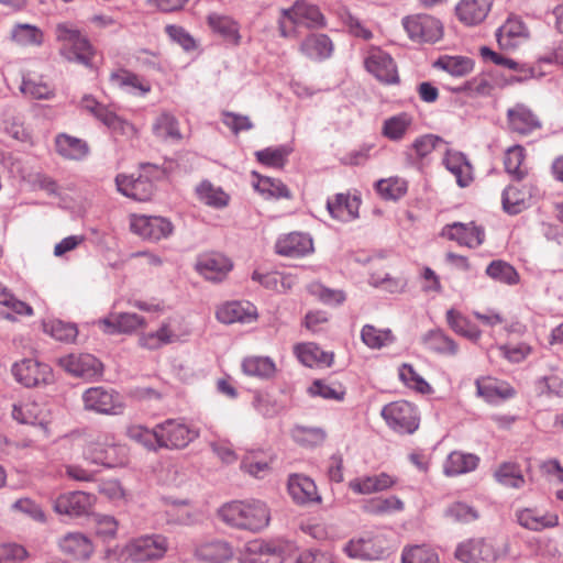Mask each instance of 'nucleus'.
Wrapping results in <instances>:
<instances>
[{
    "instance_id": "nucleus-48",
    "label": "nucleus",
    "mask_w": 563,
    "mask_h": 563,
    "mask_svg": "<svg viewBox=\"0 0 563 563\" xmlns=\"http://www.w3.org/2000/svg\"><path fill=\"white\" fill-rule=\"evenodd\" d=\"M55 145L57 153L68 159H82L89 152L84 140L64 133L56 136Z\"/></svg>"
},
{
    "instance_id": "nucleus-62",
    "label": "nucleus",
    "mask_w": 563,
    "mask_h": 563,
    "mask_svg": "<svg viewBox=\"0 0 563 563\" xmlns=\"http://www.w3.org/2000/svg\"><path fill=\"white\" fill-rule=\"evenodd\" d=\"M43 331L57 341L71 342L76 339L78 331L75 324L57 319L44 320Z\"/></svg>"
},
{
    "instance_id": "nucleus-45",
    "label": "nucleus",
    "mask_w": 563,
    "mask_h": 563,
    "mask_svg": "<svg viewBox=\"0 0 563 563\" xmlns=\"http://www.w3.org/2000/svg\"><path fill=\"white\" fill-rule=\"evenodd\" d=\"M110 80L113 86L128 93L145 96L151 91L148 81L126 70L111 74Z\"/></svg>"
},
{
    "instance_id": "nucleus-24",
    "label": "nucleus",
    "mask_w": 563,
    "mask_h": 563,
    "mask_svg": "<svg viewBox=\"0 0 563 563\" xmlns=\"http://www.w3.org/2000/svg\"><path fill=\"white\" fill-rule=\"evenodd\" d=\"M442 236L455 241L461 246L476 249L484 243L485 231L474 222H453L442 229Z\"/></svg>"
},
{
    "instance_id": "nucleus-31",
    "label": "nucleus",
    "mask_w": 563,
    "mask_h": 563,
    "mask_svg": "<svg viewBox=\"0 0 563 563\" xmlns=\"http://www.w3.org/2000/svg\"><path fill=\"white\" fill-rule=\"evenodd\" d=\"M279 255L301 257L313 251L312 239L306 233L291 232L280 236L275 244Z\"/></svg>"
},
{
    "instance_id": "nucleus-25",
    "label": "nucleus",
    "mask_w": 563,
    "mask_h": 563,
    "mask_svg": "<svg viewBox=\"0 0 563 563\" xmlns=\"http://www.w3.org/2000/svg\"><path fill=\"white\" fill-rule=\"evenodd\" d=\"M538 195L539 190L533 184L510 185L503 192V208L509 214H518L527 209Z\"/></svg>"
},
{
    "instance_id": "nucleus-30",
    "label": "nucleus",
    "mask_w": 563,
    "mask_h": 563,
    "mask_svg": "<svg viewBox=\"0 0 563 563\" xmlns=\"http://www.w3.org/2000/svg\"><path fill=\"white\" fill-rule=\"evenodd\" d=\"M287 487L290 497L298 505L321 503V496L318 493L317 485L308 476L300 474L290 475Z\"/></svg>"
},
{
    "instance_id": "nucleus-44",
    "label": "nucleus",
    "mask_w": 563,
    "mask_h": 563,
    "mask_svg": "<svg viewBox=\"0 0 563 563\" xmlns=\"http://www.w3.org/2000/svg\"><path fill=\"white\" fill-rule=\"evenodd\" d=\"M20 91L34 100H51L55 96V88L42 76L24 75Z\"/></svg>"
},
{
    "instance_id": "nucleus-27",
    "label": "nucleus",
    "mask_w": 563,
    "mask_h": 563,
    "mask_svg": "<svg viewBox=\"0 0 563 563\" xmlns=\"http://www.w3.org/2000/svg\"><path fill=\"white\" fill-rule=\"evenodd\" d=\"M515 518L520 527L536 532L559 526L556 514L540 511L536 508H519L515 512Z\"/></svg>"
},
{
    "instance_id": "nucleus-53",
    "label": "nucleus",
    "mask_w": 563,
    "mask_h": 563,
    "mask_svg": "<svg viewBox=\"0 0 563 563\" xmlns=\"http://www.w3.org/2000/svg\"><path fill=\"white\" fill-rule=\"evenodd\" d=\"M444 144V141L434 134H424L417 137L407 148L406 154L410 159L423 161L434 150Z\"/></svg>"
},
{
    "instance_id": "nucleus-29",
    "label": "nucleus",
    "mask_w": 563,
    "mask_h": 563,
    "mask_svg": "<svg viewBox=\"0 0 563 563\" xmlns=\"http://www.w3.org/2000/svg\"><path fill=\"white\" fill-rule=\"evenodd\" d=\"M115 185L122 195L137 201H146L154 194V184L142 175L134 178L133 176L120 174L115 177Z\"/></svg>"
},
{
    "instance_id": "nucleus-26",
    "label": "nucleus",
    "mask_w": 563,
    "mask_h": 563,
    "mask_svg": "<svg viewBox=\"0 0 563 563\" xmlns=\"http://www.w3.org/2000/svg\"><path fill=\"white\" fill-rule=\"evenodd\" d=\"M196 267L206 279L222 282L232 271L233 263L221 253H208L199 257Z\"/></svg>"
},
{
    "instance_id": "nucleus-17",
    "label": "nucleus",
    "mask_w": 563,
    "mask_h": 563,
    "mask_svg": "<svg viewBox=\"0 0 563 563\" xmlns=\"http://www.w3.org/2000/svg\"><path fill=\"white\" fill-rule=\"evenodd\" d=\"M130 228L133 233L151 241L168 238L174 229L168 219L145 214H132L130 217Z\"/></svg>"
},
{
    "instance_id": "nucleus-50",
    "label": "nucleus",
    "mask_w": 563,
    "mask_h": 563,
    "mask_svg": "<svg viewBox=\"0 0 563 563\" xmlns=\"http://www.w3.org/2000/svg\"><path fill=\"white\" fill-rule=\"evenodd\" d=\"M154 135L166 142H179L183 137L178 120L169 112H162L153 123Z\"/></svg>"
},
{
    "instance_id": "nucleus-39",
    "label": "nucleus",
    "mask_w": 563,
    "mask_h": 563,
    "mask_svg": "<svg viewBox=\"0 0 563 563\" xmlns=\"http://www.w3.org/2000/svg\"><path fill=\"white\" fill-rule=\"evenodd\" d=\"M298 361L307 367L330 366L333 354L322 351L316 343H298L294 347Z\"/></svg>"
},
{
    "instance_id": "nucleus-21",
    "label": "nucleus",
    "mask_w": 563,
    "mask_h": 563,
    "mask_svg": "<svg viewBox=\"0 0 563 563\" xmlns=\"http://www.w3.org/2000/svg\"><path fill=\"white\" fill-rule=\"evenodd\" d=\"M365 68L380 82L393 85L399 81L397 66L389 54L373 47L364 59Z\"/></svg>"
},
{
    "instance_id": "nucleus-37",
    "label": "nucleus",
    "mask_w": 563,
    "mask_h": 563,
    "mask_svg": "<svg viewBox=\"0 0 563 563\" xmlns=\"http://www.w3.org/2000/svg\"><path fill=\"white\" fill-rule=\"evenodd\" d=\"M443 165L455 177L460 187H466L473 180L472 166L462 152L446 150Z\"/></svg>"
},
{
    "instance_id": "nucleus-59",
    "label": "nucleus",
    "mask_w": 563,
    "mask_h": 563,
    "mask_svg": "<svg viewBox=\"0 0 563 563\" xmlns=\"http://www.w3.org/2000/svg\"><path fill=\"white\" fill-rule=\"evenodd\" d=\"M257 177L254 188L265 198H289L290 191L287 186L279 179L263 177L253 173Z\"/></svg>"
},
{
    "instance_id": "nucleus-52",
    "label": "nucleus",
    "mask_w": 563,
    "mask_h": 563,
    "mask_svg": "<svg viewBox=\"0 0 563 563\" xmlns=\"http://www.w3.org/2000/svg\"><path fill=\"white\" fill-rule=\"evenodd\" d=\"M242 369L249 376L268 379L275 375V362L268 356H249L242 362Z\"/></svg>"
},
{
    "instance_id": "nucleus-10",
    "label": "nucleus",
    "mask_w": 563,
    "mask_h": 563,
    "mask_svg": "<svg viewBox=\"0 0 563 563\" xmlns=\"http://www.w3.org/2000/svg\"><path fill=\"white\" fill-rule=\"evenodd\" d=\"M386 424L396 433L412 434L420 424L418 409L406 400L387 404L380 412Z\"/></svg>"
},
{
    "instance_id": "nucleus-51",
    "label": "nucleus",
    "mask_w": 563,
    "mask_h": 563,
    "mask_svg": "<svg viewBox=\"0 0 563 563\" xmlns=\"http://www.w3.org/2000/svg\"><path fill=\"white\" fill-rule=\"evenodd\" d=\"M423 342L429 350L438 354L454 356L459 352L457 343L442 330L429 331Z\"/></svg>"
},
{
    "instance_id": "nucleus-12",
    "label": "nucleus",
    "mask_w": 563,
    "mask_h": 563,
    "mask_svg": "<svg viewBox=\"0 0 563 563\" xmlns=\"http://www.w3.org/2000/svg\"><path fill=\"white\" fill-rule=\"evenodd\" d=\"M408 37L417 43H435L443 35L442 23L429 14H412L402 19Z\"/></svg>"
},
{
    "instance_id": "nucleus-46",
    "label": "nucleus",
    "mask_w": 563,
    "mask_h": 563,
    "mask_svg": "<svg viewBox=\"0 0 563 563\" xmlns=\"http://www.w3.org/2000/svg\"><path fill=\"white\" fill-rule=\"evenodd\" d=\"M446 322L449 327L459 335L477 342L482 338V331L466 316L455 309L446 311Z\"/></svg>"
},
{
    "instance_id": "nucleus-18",
    "label": "nucleus",
    "mask_w": 563,
    "mask_h": 563,
    "mask_svg": "<svg viewBox=\"0 0 563 563\" xmlns=\"http://www.w3.org/2000/svg\"><path fill=\"white\" fill-rule=\"evenodd\" d=\"M285 548L273 541H249L240 554L241 563H282Z\"/></svg>"
},
{
    "instance_id": "nucleus-9",
    "label": "nucleus",
    "mask_w": 563,
    "mask_h": 563,
    "mask_svg": "<svg viewBox=\"0 0 563 563\" xmlns=\"http://www.w3.org/2000/svg\"><path fill=\"white\" fill-rule=\"evenodd\" d=\"M84 409L98 415L119 416L124 412L123 397L113 388L96 386L86 389L81 395Z\"/></svg>"
},
{
    "instance_id": "nucleus-54",
    "label": "nucleus",
    "mask_w": 563,
    "mask_h": 563,
    "mask_svg": "<svg viewBox=\"0 0 563 563\" xmlns=\"http://www.w3.org/2000/svg\"><path fill=\"white\" fill-rule=\"evenodd\" d=\"M196 194L201 202L216 209L224 208L229 203V196L208 180L197 186Z\"/></svg>"
},
{
    "instance_id": "nucleus-8",
    "label": "nucleus",
    "mask_w": 563,
    "mask_h": 563,
    "mask_svg": "<svg viewBox=\"0 0 563 563\" xmlns=\"http://www.w3.org/2000/svg\"><path fill=\"white\" fill-rule=\"evenodd\" d=\"M158 450H181L199 438V429L184 419L169 418L157 423Z\"/></svg>"
},
{
    "instance_id": "nucleus-14",
    "label": "nucleus",
    "mask_w": 563,
    "mask_h": 563,
    "mask_svg": "<svg viewBox=\"0 0 563 563\" xmlns=\"http://www.w3.org/2000/svg\"><path fill=\"white\" fill-rule=\"evenodd\" d=\"M11 372L15 380L27 388L48 385L54 380L52 367L34 358L14 363Z\"/></svg>"
},
{
    "instance_id": "nucleus-36",
    "label": "nucleus",
    "mask_w": 563,
    "mask_h": 563,
    "mask_svg": "<svg viewBox=\"0 0 563 563\" xmlns=\"http://www.w3.org/2000/svg\"><path fill=\"white\" fill-rule=\"evenodd\" d=\"M44 32L37 25L14 23L9 32V40L18 47H40L44 43Z\"/></svg>"
},
{
    "instance_id": "nucleus-34",
    "label": "nucleus",
    "mask_w": 563,
    "mask_h": 563,
    "mask_svg": "<svg viewBox=\"0 0 563 563\" xmlns=\"http://www.w3.org/2000/svg\"><path fill=\"white\" fill-rule=\"evenodd\" d=\"M494 0H461L455 12L457 19L465 25L481 24L488 15Z\"/></svg>"
},
{
    "instance_id": "nucleus-32",
    "label": "nucleus",
    "mask_w": 563,
    "mask_h": 563,
    "mask_svg": "<svg viewBox=\"0 0 563 563\" xmlns=\"http://www.w3.org/2000/svg\"><path fill=\"white\" fill-rule=\"evenodd\" d=\"M361 200L349 194H336L328 199L327 209L330 216L340 222H351L358 218Z\"/></svg>"
},
{
    "instance_id": "nucleus-61",
    "label": "nucleus",
    "mask_w": 563,
    "mask_h": 563,
    "mask_svg": "<svg viewBox=\"0 0 563 563\" xmlns=\"http://www.w3.org/2000/svg\"><path fill=\"white\" fill-rule=\"evenodd\" d=\"M126 437L153 451L158 450L157 424L153 429H148L142 424H131L126 428Z\"/></svg>"
},
{
    "instance_id": "nucleus-2",
    "label": "nucleus",
    "mask_w": 563,
    "mask_h": 563,
    "mask_svg": "<svg viewBox=\"0 0 563 563\" xmlns=\"http://www.w3.org/2000/svg\"><path fill=\"white\" fill-rule=\"evenodd\" d=\"M221 520L231 528L250 532H260L271 521L267 505L260 499L233 500L218 510Z\"/></svg>"
},
{
    "instance_id": "nucleus-28",
    "label": "nucleus",
    "mask_w": 563,
    "mask_h": 563,
    "mask_svg": "<svg viewBox=\"0 0 563 563\" xmlns=\"http://www.w3.org/2000/svg\"><path fill=\"white\" fill-rule=\"evenodd\" d=\"M217 319L221 323H250L257 319L256 307L249 301H231L221 305L217 310Z\"/></svg>"
},
{
    "instance_id": "nucleus-15",
    "label": "nucleus",
    "mask_w": 563,
    "mask_h": 563,
    "mask_svg": "<svg viewBox=\"0 0 563 563\" xmlns=\"http://www.w3.org/2000/svg\"><path fill=\"white\" fill-rule=\"evenodd\" d=\"M58 365L74 377L88 382L98 380L102 376V363L89 353H70L58 360Z\"/></svg>"
},
{
    "instance_id": "nucleus-1",
    "label": "nucleus",
    "mask_w": 563,
    "mask_h": 563,
    "mask_svg": "<svg viewBox=\"0 0 563 563\" xmlns=\"http://www.w3.org/2000/svg\"><path fill=\"white\" fill-rule=\"evenodd\" d=\"M168 537L162 533H146L130 539L124 545H115L104 551L111 563H147L161 561L169 551Z\"/></svg>"
},
{
    "instance_id": "nucleus-40",
    "label": "nucleus",
    "mask_w": 563,
    "mask_h": 563,
    "mask_svg": "<svg viewBox=\"0 0 563 563\" xmlns=\"http://www.w3.org/2000/svg\"><path fill=\"white\" fill-rule=\"evenodd\" d=\"M299 51L310 59L321 60L331 56L333 44L325 34H310L300 43Z\"/></svg>"
},
{
    "instance_id": "nucleus-20",
    "label": "nucleus",
    "mask_w": 563,
    "mask_h": 563,
    "mask_svg": "<svg viewBox=\"0 0 563 563\" xmlns=\"http://www.w3.org/2000/svg\"><path fill=\"white\" fill-rule=\"evenodd\" d=\"M106 334H133L147 327L146 319L135 312H111L98 321Z\"/></svg>"
},
{
    "instance_id": "nucleus-41",
    "label": "nucleus",
    "mask_w": 563,
    "mask_h": 563,
    "mask_svg": "<svg viewBox=\"0 0 563 563\" xmlns=\"http://www.w3.org/2000/svg\"><path fill=\"white\" fill-rule=\"evenodd\" d=\"M481 56L485 60H489L495 65L506 67L508 69L515 70L517 74L511 77L512 81H525L527 79L534 77V70L526 65H520L516 60L505 57L504 55L494 52L489 47L483 46L481 47Z\"/></svg>"
},
{
    "instance_id": "nucleus-56",
    "label": "nucleus",
    "mask_w": 563,
    "mask_h": 563,
    "mask_svg": "<svg viewBox=\"0 0 563 563\" xmlns=\"http://www.w3.org/2000/svg\"><path fill=\"white\" fill-rule=\"evenodd\" d=\"M368 284L389 294H401L406 290L408 280L405 276H393L388 273H373Z\"/></svg>"
},
{
    "instance_id": "nucleus-13",
    "label": "nucleus",
    "mask_w": 563,
    "mask_h": 563,
    "mask_svg": "<svg viewBox=\"0 0 563 563\" xmlns=\"http://www.w3.org/2000/svg\"><path fill=\"white\" fill-rule=\"evenodd\" d=\"M11 415L16 422L38 427L44 438L49 437L51 410L46 404L23 399L13 404Z\"/></svg>"
},
{
    "instance_id": "nucleus-19",
    "label": "nucleus",
    "mask_w": 563,
    "mask_h": 563,
    "mask_svg": "<svg viewBox=\"0 0 563 563\" xmlns=\"http://www.w3.org/2000/svg\"><path fill=\"white\" fill-rule=\"evenodd\" d=\"M95 501L96 498L91 494L81 490L67 492L53 500V509L58 515L78 518L88 515Z\"/></svg>"
},
{
    "instance_id": "nucleus-3",
    "label": "nucleus",
    "mask_w": 563,
    "mask_h": 563,
    "mask_svg": "<svg viewBox=\"0 0 563 563\" xmlns=\"http://www.w3.org/2000/svg\"><path fill=\"white\" fill-rule=\"evenodd\" d=\"M191 327L181 314L168 316L153 331H143L137 335V345L147 351H157L163 346L183 343L191 335Z\"/></svg>"
},
{
    "instance_id": "nucleus-43",
    "label": "nucleus",
    "mask_w": 563,
    "mask_h": 563,
    "mask_svg": "<svg viewBox=\"0 0 563 563\" xmlns=\"http://www.w3.org/2000/svg\"><path fill=\"white\" fill-rule=\"evenodd\" d=\"M413 125V117L407 112H400L384 120L382 135L393 142H399L406 137Z\"/></svg>"
},
{
    "instance_id": "nucleus-4",
    "label": "nucleus",
    "mask_w": 563,
    "mask_h": 563,
    "mask_svg": "<svg viewBox=\"0 0 563 563\" xmlns=\"http://www.w3.org/2000/svg\"><path fill=\"white\" fill-rule=\"evenodd\" d=\"M191 327L181 314L168 316L153 331H143L137 335V345L147 351H157L163 346L183 343L191 335Z\"/></svg>"
},
{
    "instance_id": "nucleus-22",
    "label": "nucleus",
    "mask_w": 563,
    "mask_h": 563,
    "mask_svg": "<svg viewBox=\"0 0 563 563\" xmlns=\"http://www.w3.org/2000/svg\"><path fill=\"white\" fill-rule=\"evenodd\" d=\"M194 556L200 563H229L234 558V549L227 540L209 538L196 543Z\"/></svg>"
},
{
    "instance_id": "nucleus-38",
    "label": "nucleus",
    "mask_w": 563,
    "mask_h": 563,
    "mask_svg": "<svg viewBox=\"0 0 563 563\" xmlns=\"http://www.w3.org/2000/svg\"><path fill=\"white\" fill-rule=\"evenodd\" d=\"M507 117L511 131L519 134H529L540 126L538 118L522 103L508 109Z\"/></svg>"
},
{
    "instance_id": "nucleus-60",
    "label": "nucleus",
    "mask_w": 563,
    "mask_h": 563,
    "mask_svg": "<svg viewBox=\"0 0 563 563\" xmlns=\"http://www.w3.org/2000/svg\"><path fill=\"white\" fill-rule=\"evenodd\" d=\"M486 274L495 282L509 286L518 284L520 279L515 267L501 260L493 261L486 267Z\"/></svg>"
},
{
    "instance_id": "nucleus-6",
    "label": "nucleus",
    "mask_w": 563,
    "mask_h": 563,
    "mask_svg": "<svg viewBox=\"0 0 563 563\" xmlns=\"http://www.w3.org/2000/svg\"><path fill=\"white\" fill-rule=\"evenodd\" d=\"M82 454L88 462L108 468L123 467L129 462L126 446L111 432L98 433L86 443Z\"/></svg>"
},
{
    "instance_id": "nucleus-47",
    "label": "nucleus",
    "mask_w": 563,
    "mask_h": 563,
    "mask_svg": "<svg viewBox=\"0 0 563 563\" xmlns=\"http://www.w3.org/2000/svg\"><path fill=\"white\" fill-rule=\"evenodd\" d=\"M478 462L479 459L474 454L455 451L448 455L443 472L446 476H457L474 471Z\"/></svg>"
},
{
    "instance_id": "nucleus-33",
    "label": "nucleus",
    "mask_w": 563,
    "mask_h": 563,
    "mask_svg": "<svg viewBox=\"0 0 563 563\" xmlns=\"http://www.w3.org/2000/svg\"><path fill=\"white\" fill-rule=\"evenodd\" d=\"M396 483L397 478L395 476L382 472L379 474L356 477L349 482V488L358 495H369L387 490Z\"/></svg>"
},
{
    "instance_id": "nucleus-64",
    "label": "nucleus",
    "mask_w": 563,
    "mask_h": 563,
    "mask_svg": "<svg viewBox=\"0 0 563 563\" xmlns=\"http://www.w3.org/2000/svg\"><path fill=\"white\" fill-rule=\"evenodd\" d=\"M198 521L197 514L185 501L173 503L166 509V522L169 525L192 526Z\"/></svg>"
},
{
    "instance_id": "nucleus-23",
    "label": "nucleus",
    "mask_w": 563,
    "mask_h": 563,
    "mask_svg": "<svg viewBox=\"0 0 563 563\" xmlns=\"http://www.w3.org/2000/svg\"><path fill=\"white\" fill-rule=\"evenodd\" d=\"M496 38L501 49L512 52L529 41L530 32L519 16L511 15L497 29Z\"/></svg>"
},
{
    "instance_id": "nucleus-55",
    "label": "nucleus",
    "mask_w": 563,
    "mask_h": 563,
    "mask_svg": "<svg viewBox=\"0 0 563 563\" xmlns=\"http://www.w3.org/2000/svg\"><path fill=\"white\" fill-rule=\"evenodd\" d=\"M494 477L500 485L515 489L523 487L526 483L520 466L511 462L500 464L495 470Z\"/></svg>"
},
{
    "instance_id": "nucleus-5",
    "label": "nucleus",
    "mask_w": 563,
    "mask_h": 563,
    "mask_svg": "<svg viewBox=\"0 0 563 563\" xmlns=\"http://www.w3.org/2000/svg\"><path fill=\"white\" fill-rule=\"evenodd\" d=\"M280 36L296 37L300 27L319 29L325 25V19L319 8L298 0L289 8L282 9L277 20Z\"/></svg>"
},
{
    "instance_id": "nucleus-35",
    "label": "nucleus",
    "mask_w": 563,
    "mask_h": 563,
    "mask_svg": "<svg viewBox=\"0 0 563 563\" xmlns=\"http://www.w3.org/2000/svg\"><path fill=\"white\" fill-rule=\"evenodd\" d=\"M58 544L63 553L78 561L89 560L95 551L92 541L81 532L65 534Z\"/></svg>"
},
{
    "instance_id": "nucleus-11",
    "label": "nucleus",
    "mask_w": 563,
    "mask_h": 563,
    "mask_svg": "<svg viewBox=\"0 0 563 563\" xmlns=\"http://www.w3.org/2000/svg\"><path fill=\"white\" fill-rule=\"evenodd\" d=\"M344 552L353 559L383 560L390 553V541L383 534H367L350 540L344 547Z\"/></svg>"
},
{
    "instance_id": "nucleus-58",
    "label": "nucleus",
    "mask_w": 563,
    "mask_h": 563,
    "mask_svg": "<svg viewBox=\"0 0 563 563\" xmlns=\"http://www.w3.org/2000/svg\"><path fill=\"white\" fill-rule=\"evenodd\" d=\"M401 563H440L437 551L427 544L407 545L401 552Z\"/></svg>"
},
{
    "instance_id": "nucleus-63",
    "label": "nucleus",
    "mask_w": 563,
    "mask_h": 563,
    "mask_svg": "<svg viewBox=\"0 0 563 563\" xmlns=\"http://www.w3.org/2000/svg\"><path fill=\"white\" fill-rule=\"evenodd\" d=\"M291 153V147L288 145H280L277 147H266L255 152L257 161L268 167L282 168L287 162L288 155Z\"/></svg>"
},
{
    "instance_id": "nucleus-16",
    "label": "nucleus",
    "mask_w": 563,
    "mask_h": 563,
    "mask_svg": "<svg viewBox=\"0 0 563 563\" xmlns=\"http://www.w3.org/2000/svg\"><path fill=\"white\" fill-rule=\"evenodd\" d=\"M454 556L462 563H493L498 559V551L485 538H471L460 542Z\"/></svg>"
},
{
    "instance_id": "nucleus-49",
    "label": "nucleus",
    "mask_w": 563,
    "mask_h": 563,
    "mask_svg": "<svg viewBox=\"0 0 563 563\" xmlns=\"http://www.w3.org/2000/svg\"><path fill=\"white\" fill-rule=\"evenodd\" d=\"M476 388L477 395L490 404L508 399L515 395V390L508 384L494 379H477Z\"/></svg>"
},
{
    "instance_id": "nucleus-57",
    "label": "nucleus",
    "mask_w": 563,
    "mask_h": 563,
    "mask_svg": "<svg viewBox=\"0 0 563 563\" xmlns=\"http://www.w3.org/2000/svg\"><path fill=\"white\" fill-rule=\"evenodd\" d=\"M434 66L454 77H463L470 74L474 68V63L465 56H442Z\"/></svg>"
},
{
    "instance_id": "nucleus-42",
    "label": "nucleus",
    "mask_w": 563,
    "mask_h": 563,
    "mask_svg": "<svg viewBox=\"0 0 563 563\" xmlns=\"http://www.w3.org/2000/svg\"><path fill=\"white\" fill-rule=\"evenodd\" d=\"M207 21L212 32L219 34L225 42L235 46L241 43L239 24L232 18L210 13Z\"/></svg>"
},
{
    "instance_id": "nucleus-7",
    "label": "nucleus",
    "mask_w": 563,
    "mask_h": 563,
    "mask_svg": "<svg viewBox=\"0 0 563 563\" xmlns=\"http://www.w3.org/2000/svg\"><path fill=\"white\" fill-rule=\"evenodd\" d=\"M56 41L60 44L59 54L68 62L89 66L93 48L88 38L71 23H58L55 29Z\"/></svg>"
}]
</instances>
